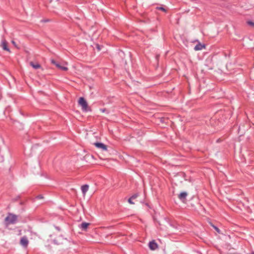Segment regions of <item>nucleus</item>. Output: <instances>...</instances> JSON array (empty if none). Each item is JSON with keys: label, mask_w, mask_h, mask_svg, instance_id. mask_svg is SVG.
<instances>
[{"label": "nucleus", "mask_w": 254, "mask_h": 254, "mask_svg": "<svg viewBox=\"0 0 254 254\" xmlns=\"http://www.w3.org/2000/svg\"><path fill=\"white\" fill-rule=\"evenodd\" d=\"M188 194L186 191H182L178 195V198L181 201L185 203L186 202V197Z\"/></svg>", "instance_id": "8"}, {"label": "nucleus", "mask_w": 254, "mask_h": 254, "mask_svg": "<svg viewBox=\"0 0 254 254\" xmlns=\"http://www.w3.org/2000/svg\"><path fill=\"white\" fill-rule=\"evenodd\" d=\"M102 47V46H101L100 45H99L98 44L96 45V48L98 50V51H99L101 50Z\"/></svg>", "instance_id": "24"}, {"label": "nucleus", "mask_w": 254, "mask_h": 254, "mask_svg": "<svg viewBox=\"0 0 254 254\" xmlns=\"http://www.w3.org/2000/svg\"><path fill=\"white\" fill-rule=\"evenodd\" d=\"M17 127L19 129H23V125L21 123H17Z\"/></svg>", "instance_id": "20"}, {"label": "nucleus", "mask_w": 254, "mask_h": 254, "mask_svg": "<svg viewBox=\"0 0 254 254\" xmlns=\"http://www.w3.org/2000/svg\"><path fill=\"white\" fill-rule=\"evenodd\" d=\"M51 63L55 64L58 68L63 71H67L68 70V68L67 67L61 65L60 63H57L55 60L53 59L51 60Z\"/></svg>", "instance_id": "7"}, {"label": "nucleus", "mask_w": 254, "mask_h": 254, "mask_svg": "<svg viewBox=\"0 0 254 254\" xmlns=\"http://www.w3.org/2000/svg\"><path fill=\"white\" fill-rule=\"evenodd\" d=\"M55 228L58 231H61V228L59 226H55Z\"/></svg>", "instance_id": "26"}, {"label": "nucleus", "mask_w": 254, "mask_h": 254, "mask_svg": "<svg viewBox=\"0 0 254 254\" xmlns=\"http://www.w3.org/2000/svg\"><path fill=\"white\" fill-rule=\"evenodd\" d=\"M139 196V193H135L134 194H133L131 197L130 198L132 199H135L136 198H137L138 196Z\"/></svg>", "instance_id": "21"}, {"label": "nucleus", "mask_w": 254, "mask_h": 254, "mask_svg": "<svg viewBox=\"0 0 254 254\" xmlns=\"http://www.w3.org/2000/svg\"><path fill=\"white\" fill-rule=\"evenodd\" d=\"M148 247L151 251H155L158 248V245L155 240H152L148 243Z\"/></svg>", "instance_id": "6"}, {"label": "nucleus", "mask_w": 254, "mask_h": 254, "mask_svg": "<svg viewBox=\"0 0 254 254\" xmlns=\"http://www.w3.org/2000/svg\"><path fill=\"white\" fill-rule=\"evenodd\" d=\"M156 9H158V10H160L165 12H167V9L165 8L163 6H158L156 7Z\"/></svg>", "instance_id": "17"}, {"label": "nucleus", "mask_w": 254, "mask_h": 254, "mask_svg": "<svg viewBox=\"0 0 254 254\" xmlns=\"http://www.w3.org/2000/svg\"><path fill=\"white\" fill-rule=\"evenodd\" d=\"M210 225L214 229V230L217 232L218 233H220V229L216 226H215L213 223L211 222L210 223Z\"/></svg>", "instance_id": "16"}, {"label": "nucleus", "mask_w": 254, "mask_h": 254, "mask_svg": "<svg viewBox=\"0 0 254 254\" xmlns=\"http://www.w3.org/2000/svg\"><path fill=\"white\" fill-rule=\"evenodd\" d=\"M116 58L121 63H126V60H125V54L122 50H119L116 55Z\"/></svg>", "instance_id": "4"}, {"label": "nucleus", "mask_w": 254, "mask_h": 254, "mask_svg": "<svg viewBox=\"0 0 254 254\" xmlns=\"http://www.w3.org/2000/svg\"><path fill=\"white\" fill-rule=\"evenodd\" d=\"M20 196L18 195L16 197L12 198V201L13 202L17 201L19 199H20Z\"/></svg>", "instance_id": "23"}, {"label": "nucleus", "mask_w": 254, "mask_h": 254, "mask_svg": "<svg viewBox=\"0 0 254 254\" xmlns=\"http://www.w3.org/2000/svg\"><path fill=\"white\" fill-rule=\"evenodd\" d=\"M28 240L26 237H22L20 239V243L23 247H27L28 244Z\"/></svg>", "instance_id": "12"}, {"label": "nucleus", "mask_w": 254, "mask_h": 254, "mask_svg": "<svg viewBox=\"0 0 254 254\" xmlns=\"http://www.w3.org/2000/svg\"><path fill=\"white\" fill-rule=\"evenodd\" d=\"M78 104L82 107V110L84 112L91 111V108L88 105L87 102L85 99L81 97L78 99Z\"/></svg>", "instance_id": "2"}, {"label": "nucleus", "mask_w": 254, "mask_h": 254, "mask_svg": "<svg viewBox=\"0 0 254 254\" xmlns=\"http://www.w3.org/2000/svg\"><path fill=\"white\" fill-rule=\"evenodd\" d=\"M36 199H43L44 196L42 194H39L35 197Z\"/></svg>", "instance_id": "22"}, {"label": "nucleus", "mask_w": 254, "mask_h": 254, "mask_svg": "<svg viewBox=\"0 0 254 254\" xmlns=\"http://www.w3.org/2000/svg\"><path fill=\"white\" fill-rule=\"evenodd\" d=\"M1 46L4 51L10 52V50L8 46V43L5 39L2 41Z\"/></svg>", "instance_id": "10"}, {"label": "nucleus", "mask_w": 254, "mask_h": 254, "mask_svg": "<svg viewBox=\"0 0 254 254\" xmlns=\"http://www.w3.org/2000/svg\"><path fill=\"white\" fill-rule=\"evenodd\" d=\"M248 25L254 27V21L252 20H249L247 21Z\"/></svg>", "instance_id": "19"}, {"label": "nucleus", "mask_w": 254, "mask_h": 254, "mask_svg": "<svg viewBox=\"0 0 254 254\" xmlns=\"http://www.w3.org/2000/svg\"><path fill=\"white\" fill-rule=\"evenodd\" d=\"M145 204H146L147 206H149L148 203H146Z\"/></svg>", "instance_id": "31"}, {"label": "nucleus", "mask_w": 254, "mask_h": 254, "mask_svg": "<svg viewBox=\"0 0 254 254\" xmlns=\"http://www.w3.org/2000/svg\"><path fill=\"white\" fill-rule=\"evenodd\" d=\"M88 189H89V186L87 184L82 186L81 190H82V193L83 194H85L86 193V192L87 191Z\"/></svg>", "instance_id": "14"}, {"label": "nucleus", "mask_w": 254, "mask_h": 254, "mask_svg": "<svg viewBox=\"0 0 254 254\" xmlns=\"http://www.w3.org/2000/svg\"><path fill=\"white\" fill-rule=\"evenodd\" d=\"M206 47V45L204 44H201L200 43H198L197 45H196L194 48V50L195 51H199L202 50V49H205Z\"/></svg>", "instance_id": "11"}, {"label": "nucleus", "mask_w": 254, "mask_h": 254, "mask_svg": "<svg viewBox=\"0 0 254 254\" xmlns=\"http://www.w3.org/2000/svg\"><path fill=\"white\" fill-rule=\"evenodd\" d=\"M24 202L23 201H21V202H20V205H23V204H24Z\"/></svg>", "instance_id": "28"}, {"label": "nucleus", "mask_w": 254, "mask_h": 254, "mask_svg": "<svg viewBox=\"0 0 254 254\" xmlns=\"http://www.w3.org/2000/svg\"><path fill=\"white\" fill-rule=\"evenodd\" d=\"M90 225V223H89L83 222L79 225V227L82 231H86Z\"/></svg>", "instance_id": "9"}, {"label": "nucleus", "mask_w": 254, "mask_h": 254, "mask_svg": "<svg viewBox=\"0 0 254 254\" xmlns=\"http://www.w3.org/2000/svg\"><path fill=\"white\" fill-rule=\"evenodd\" d=\"M100 110L103 113H106L108 114L110 113V111L106 108L100 109Z\"/></svg>", "instance_id": "18"}, {"label": "nucleus", "mask_w": 254, "mask_h": 254, "mask_svg": "<svg viewBox=\"0 0 254 254\" xmlns=\"http://www.w3.org/2000/svg\"><path fill=\"white\" fill-rule=\"evenodd\" d=\"M49 21H50V20L48 19L43 20V21L45 22H48Z\"/></svg>", "instance_id": "27"}, {"label": "nucleus", "mask_w": 254, "mask_h": 254, "mask_svg": "<svg viewBox=\"0 0 254 254\" xmlns=\"http://www.w3.org/2000/svg\"><path fill=\"white\" fill-rule=\"evenodd\" d=\"M5 109V107L3 105V103L0 102V113H4Z\"/></svg>", "instance_id": "15"}, {"label": "nucleus", "mask_w": 254, "mask_h": 254, "mask_svg": "<svg viewBox=\"0 0 254 254\" xmlns=\"http://www.w3.org/2000/svg\"><path fill=\"white\" fill-rule=\"evenodd\" d=\"M159 58V56L157 55L156 56V59H158Z\"/></svg>", "instance_id": "30"}, {"label": "nucleus", "mask_w": 254, "mask_h": 254, "mask_svg": "<svg viewBox=\"0 0 254 254\" xmlns=\"http://www.w3.org/2000/svg\"><path fill=\"white\" fill-rule=\"evenodd\" d=\"M128 202L129 203V204H134V203L132 201V199L129 197L128 199Z\"/></svg>", "instance_id": "25"}, {"label": "nucleus", "mask_w": 254, "mask_h": 254, "mask_svg": "<svg viewBox=\"0 0 254 254\" xmlns=\"http://www.w3.org/2000/svg\"><path fill=\"white\" fill-rule=\"evenodd\" d=\"M93 144L98 148L101 149L102 151H107L108 146L103 143L100 142H96L93 143Z\"/></svg>", "instance_id": "5"}, {"label": "nucleus", "mask_w": 254, "mask_h": 254, "mask_svg": "<svg viewBox=\"0 0 254 254\" xmlns=\"http://www.w3.org/2000/svg\"><path fill=\"white\" fill-rule=\"evenodd\" d=\"M17 215L11 213H8L4 220L6 225L13 224L17 222Z\"/></svg>", "instance_id": "1"}, {"label": "nucleus", "mask_w": 254, "mask_h": 254, "mask_svg": "<svg viewBox=\"0 0 254 254\" xmlns=\"http://www.w3.org/2000/svg\"><path fill=\"white\" fill-rule=\"evenodd\" d=\"M30 65L34 69H38L41 68V65L38 63H34L33 62L30 63Z\"/></svg>", "instance_id": "13"}, {"label": "nucleus", "mask_w": 254, "mask_h": 254, "mask_svg": "<svg viewBox=\"0 0 254 254\" xmlns=\"http://www.w3.org/2000/svg\"><path fill=\"white\" fill-rule=\"evenodd\" d=\"M54 242L55 244L58 245H61L65 246H67L69 243H70V241L69 240L66 238H64L62 235L59 236L55 239L54 240Z\"/></svg>", "instance_id": "3"}, {"label": "nucleus", "mask_w": 254, "mask_h": 254, "mask_svg": "<svg viewBox=\"0 0 254 254\" xmlns=\"http://www.w3.org/2000/svg\"><path fill=\"white\" fill-rule=\"evenodd\" d=\"M240 129H241V128H240V127H239L238 128V133H240Z\"/></svg>", "instance_id": "29"}]
</instances>
